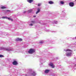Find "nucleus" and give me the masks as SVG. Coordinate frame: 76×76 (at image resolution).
I'll return each mask as SVG.
<instances>
[{"label": "nucleus", "instance_id": "22", "mask_svg": "<svg viewBox=\"0 0 76 76\" xmlns=\"http://www.w3.org/2000/svg\"><path fill=\"white\" fill-rule=\"evenodd\" d=\"M7 12H10V10H7Z\"/></svg>", "mask_w": 76, "mask_h": 76}, {"label": "nucleus", "instance_id": "15", "mask_svg": "<svg viewBox=\"0 0 76 76\" xmlns=\"http://www.w3.org/2000/svg\"><path fill=\"white\" fill-rule=\"evenodd\" d=\"M60 3L61 4H64V2H63V1H61L60 2Z\"/></svg>", "mask_w": 76, "mask_h": 76}, {"label": "nucleus", "instance_id": "4", "mask_svg": "<svg viewBox=\"0 0 76 76\" xmlns=\"http://www.w3.org/2000/svg\"><path fill=\"white\" fill-rule=\"evenodd\" d=\"M69 4L71 7H73L74 6V3L73 2H70L69 3Z\"/></svg>", "mask_w": 76, "mask_h": 76}, {"label": "nucleus", "instance_id": "7", "mask_svg": "<svg viewBox=\"0 0 76 76\" xmlns=\"http://www.w3.org/2000/svg\"><path fill=\"white\" fill-rule=\"evenodd\" d=\"M49 65H50V66L52 67V68H54V65L53 64L51 63L50 64H49Z\"/></svg>", "mask_w": 76, "mask_h": 76}, {"label": "nucleus", "instance_id": "21", "mask_svg": "<svg viewBox=\"0 0 76 76\" xmlns=\"http://www.w3.org/2000/svg\"><path fill=\"white\" fill-rule=\"evenodd\" d=\"M7 18V19H8V20H11V18Z\"/></svg>", "mask_w": 76, "mask_h": 76}, {"label": "nucleus", "instance_id": "10", "mask_svg": "<svg viewBox=\"0 0 76 76\" xmlns=\"http://www.w3.org/2000/svg\"><path fill=\"white\" fill-rule=\"evenodd\" d=\"M1 9H6V7L4 6H2L1 7Z\"/></svg>", "mask_w": 76, "mask_h": 76}, {"label": "nucleus", "instance_id": "8", "mask_svg": "<svg viewBox=\"0 0 76 76\" xmlns=\"http://www.w3.org/2000/svg\"><path fill=\"white\" fill-rule=\"evenodd\" d=\"M49 72H50V70L48 69H46L45 71V73H48Z\"/></svg>", "mask_w": 76, "mask_h": 76}, {"label": "nucleus", "instance_id": "6", "mask_svg": "<svg viewBox=\"0 0 76 76\" xmlns=\"http://www.w3.org/2000/svg\"><path fill=\"white\" fill-rule=\"evenodd\" d=\"M35 75H36V73H35V72H34L30 75V76H35Z\"/></svg>", "mask_w": 76, "mask_h": 76}, {"label": "nucleus", "instance_id": "28", "mask_svg": "<svg viewBox=\"0 0 76 76\" xmlns=\"http://www.w3.org/2000/svg\"><path fill=\"white\" fill-rule=\"evenodd\" d=\"M75 1H76V0H75Z\"/></svg>", "mask_w": 76, "mask_h": 76}, {"label": "nucleus", "instance_id": "3", "mask_svg": "<svg viewBox=\"0 0 76 76\" xmlns=\"http://www.w3.org/2000/svg\"><path fill=\"white\" fill-rule=\"evenodd\" d=\"M66 54L67 57H69V56H71V55H72V53L71 52H69V53H66Z\"/></svg>", "mask_w": 76, "mask_h": 76}, {"label": "nucleus", "instance_id": "1", "mask_svg": "<svg viewBox=\"0 0 76 76\" xmlns=\"http://www.w3.org/2000/svg\"><path fill=\"white\" fill-rule=\"evenodd\" d=\"M35 50L33 49H31L29 51H28V53L30 54H33L34 53H35Z\"/></svg>", "mask_w": 76, "mask_h": 76}, {"label": "nucleus", "instance_id": "14", "mask_svg": "<svg viewBox=\"0 0 76 76\" xmlns=\"http://www.w3.org/2000/svg\"><path fill=\"white\" fill-rule=\"evenodd\" d=\"M32 11V10H30L28 11V12L29 13H31Z\"/></svg>", "mask_w": 76, "mask_h": 76}, {"label": "nucleus", "instance_id": "9", "mask_svg": "<svg viewBox=\"0 0 76 76\" xmlns=\"http://www.w3.org/2000/svg\"><path fill=\"white\" fill-rule=\"evenodd\" d=\"M27 1L28 2V3H31L33 1V0H27Z\"/></svg>", "mask_w": 76, "mask_h": 76}, {"label": "nucleus", "instance_id": "13", "mask_svg": "<svg viewBox=\"0 0 76 76\" xmlns=\"http://www.w3.org/2000/svg\"><path fill=\"white\" fill-rule=\"evenodd\" d=\"M66 51H72L69 49H67L66 50Z\"/></svg>", "mask_w": 76, "mask_h": 76}, {"label": "nucleus", "instance_id": "2", "mask_svg": "<svg viewBox=\"0 0 76 76\" xmlns=\"http://www.w3.org/2000/svg\"><path fill=\"white\" fill-rule=\"evenodd\" d=\"M12 64L13 65H18V63L16 61H14L12 62Z\"/></svg>", "mask_w": 76, "mask_h": 76}, {"label": "nucleus", "instance_id": "17", "mask_svg": "<svg viewBox=\"0 0 76 76\" xmlns=\"http://www.w3.org/2000/svg\"><path fill=\"white\" fill-rule=\"evenodd\" d=\"M39 43L40 44H42L43 43V42L42 41H41Z\"/></svg>", "mask_w": 76, "mask_h": 76}, {"label": "nucleus", "instance_id": "27", "mask_svg": "<svg viewBox=\"0 0 76 76\" xmlns=\"http://www.w3.org/2000/svg\"><path fill=\"white\" fill-rule=\"evenodd\" d=\"M75 66H76V64H75Z\"/></svg>", "mask_w": 76, "mask_h": 76}, {"label": "nucleus", "instance_id": "18", "mask_svg": "<svg viewBox=\"0 0 76 76\" xmlns=\"http://www.w3.org/2000/svg\"><path fill=\"white\" fill-rule=\"evenodd\" d=\"M32 23H35V21H32L31 22Z\"/></svg>", "mask_w": 76, "mask_h": 76}, {"label": "nucleus", "instance_id": "5", "mask_svg": "<svg viewBox=\"0 0 76 76\" xmlns=\"http://www.w3.org/2000/svg\"><path fill=\"white\" fill-rule=\"evenodd\" d=\"M16 41H22V39L21 38H17L16 39Z\"/></svg>", "mask_w": 76, "mask_h": 76}, {"label": "nucleus", "instance_id": "12", "mask_svg": "<svg viewBox=\"0 0 76 76\" xmlns=\"http://www.w3.org/2000/svg\"><path fill=\"white\" fill-rule=\"evenodd\" d=\"M40 11V9H39V8L38 9V11H37L36 12V14H38V13H39Z\"/></svg>", "mask_w": 76, "mask_h": 76}, {"label": "nucleus", "instance_id": "24", "mask_svg": "<svg viewBox=\"0 0 76 76\" xmlns=\"http://www.w3.org/2000/svg\"><path fill=\"white\" fill-rule=\"evenodd\" d=\"M32 25H33L32 24H30L29 25L30 26H33Z\"/></svg>", "mask_w": 76, "mask_h": 76}, {"label": "nucleus", "instance_id": "20", "mask_svg": "<svg viewBox=\"0 0 76 76\" xmlns=\"http://www.w3.org/2000/svg\"><path fill=\"white\" fill-rule=\"evenodd\" d=\"M38 6H41V4H38Z\"/></svg>", "mask_w": 76, "mask_h": 76}, {"label": "nucleus", "instance_id": "26", "mask_svg": "<svg viewBox=\"0 0 76 76\" xmlns=\"http://www.w3.org/2000/svg\"><path fill=\"white\" fill-rule=\"evenodd\" d=\"M11 20H12V21H13V20H12V19H11Z\"/></svg>", "mask_w": 76, "mask_h": 76}, {"label": "nucleus", "instance_id": "11", "mask_svg": "<svg viewBox=\"0 0 76 76\" xmlns=\"http://www.w3.org/2000/svg\"><path fill=\"white\" fill-rule=\"evenodd\" d=\"M48 3L50 4H53V3H54V2L52 1H50L48 2Z\"/></svg>", "mask_w": 76, "mask_h": 76}, {"label": "nucleus", "instance_id": "25", "mask_svg": "<svg viewBox=\"0 0 76 76\" xmlns=\"http://www.w3.org/2000/svg\"><path fill=\"white\" fill-rule=\"evenodd\" d=\"M33 17H34V18H36V16H35V15L34 16H33Z\"/></svg>", "mask_w": 76, "mask_h": 76}, {"label": "nucleus", "instance_id": "23", "mask_svg": "<svg viewBox=\"0 0 76 76\" xmlns=\"http://www.w3.org/2000/svg\"><path fill=\"white\" fill-rule=\"evenodd\" d=\"M6 18V17H2V18H3V19H4Z\"/></svg>", "mask_w": 76, "mask_h": 76}, {"label": "nucleus", "instance_id": "16", "mask_svg": "<svg viewBox=\"0 0 76 76\" xmlns=\"http://www.w3.org/2000/svg\"><path fill=\"white\" fill-rule=\"evenodd\" d=\"M4 56L2 55H0V57H3Z\"/></svg>", "mask_w": 76, "mask_h": 76}, {"label": "nucleus", "instance_id": "19", "mask_svg": "<svg viewBox=\"0 0 76 76\" xmlns=\"http://www.w3.org/2000/svg\"><path fill=\"white\" fill-rule=\"evenodd\" d=\"M5 50H6V51H10V50H9L8 49H6Z\"/></svg>", "mask_w": 76, "mask_h": 76}]
</instances>
